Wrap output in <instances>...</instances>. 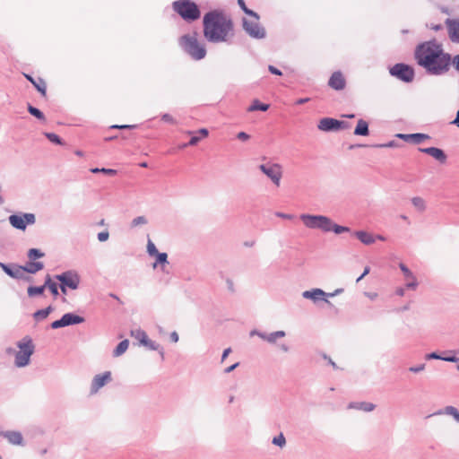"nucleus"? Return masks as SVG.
<instances>
[{"label":"nucleus","mask_w":459,"mask_h":459,"mask_svg":"<svg viewBox=\"0 0 459 459\" xmlns=\"http://www.w3.org/2000/svg\"><path fill=\"white\" fill-rule=\"evenodd\" d=\"M415 59L419 65L432 74L446 73L451 65V56L443 46L435 40L426 41L415 49Z\"/></svg>","instance_id":"1"},{"label":"nucleus","mask_w":459,"mask_h":459,"mask_svg":"<svg viewBox=\"0 0 459 459\" xmlns=\"http://www.w3.org/2000/svg\"><path fill=\"white\" fill-rule=\"evenodd\" d=\"M203 27L204 36L209 42H228L235 34L231 17L220 10L205 13L203 18Z\"/></svg>","instance_id":"2"},{"label":"nucleus","mask_w":459,"mask_h":459,"mask_svg":"<svg viewBox=\"0 0 459 459\" xmlns=\"http://www.w3.org/2000/svg\"><path fill=\"white\" fill-rule=\"evenodd\" d=\"M178 43L180 47L194 59H203L206 55V49L198 40L197 32L186 34L179 38Z\"/></svg>","instance_id":"3"},{"label":"nucleus","mask_w":459,"mask_h":459,"mask_svg":"<svg viewBox=\"0 0 459 459\" xmlns=\"http://www.w3.org/2000/svg\"><path fill=\"white\" fill-rule=\"evenodd\" d=\"M174 11L184 20L193 22L200 18L201 13L198 6L189 0H178L173 3Z\"/></svg>","instance_id":"4"},{"label":"nucleus","mask_w":459,"mask_h":459,"mask_svg":"<svg viewBox=\"0 0 459 459\" xmlns=\"http://www.w3.org/2000/svg\"><path fill=\"white\" fill-rule=\"evenodd\" d=\"M18 348L19 351L15 354V365L22 368L29 364L34 351V345L30 338L25 337L18 343Z\"/></svg>","instance_id":"5"},{"label":"nucleus","mask_w":459,"mask_h":459,"mask_svg":"<svg viewBox=\"0 0 459 459\" xmlns=\"http://www.w3.org/2000/svg\"><path fill=\"white\" fill-rule=\"evenodd\" d=\"M300 220L308 229H320L324 231H331L332 221L323 215L301 214Z\"/></svg>","instance_id":"6"},{"label":"nucleus","mask_w":459,"mask_h":459,"mask_svg":"<svg viewBox=\"0 0 459 459\" xmlns=\"http://www.w3.org/2000/svg\"><path fill=\"white\" fill-rule=\"evenodd\" d=\"M260 170L266 175L276 186L281 184L282 178V167L279 163H267L259 166Z\"/></svg>","instance_id":"7"},{"label":"nucleus","mask_w":459,"mask_h":459,"mask_svg":"<svg viewBox=\"0 0 459 459\" xmlns=\"http://www.w3.org/2000/svg\"><path fill=\"white\" fill-rule=\"evenodd\" d=\"M243 28L247 33L255 39H263L265 36V30L259 24V18L252 20H243Z\"/></svg>","instance_id":"8"},{"label":"nucleus","mask_w":459,"mask_h":459,"mask_svg":"<svg viewBox=\"0 0 459 459\" xmlns=\"http://www.w3.org/2000/svg\"><path fill=\"white\" fill-rule=\"evenodd\" d=\"M390 73L404 82H411L414 77L413 69L404 64H396L390 69Z\"/></svg>","instance_id":"9"},{"label":"nucleus","mask_w":459,"mask_h":459,"mask_svg":"<svg viewBox=\"0 0 459 459\" xmlns=\"http://www.w3.org/2000/svg\"><path fill=\"white\" fill-rule=\"evenodd\" d=\"M10 224L18 229L24 230L27 225L35 223V215L33 213H24L22 215H11L9 217Z\"/></svg>","instance_id":"10"},{"label":"nucleus","mask_w":459,"mask_h":459,"mask_svg":"<svg viewBox=\"0 0 459 459\" xmlns=\"http://www.w3.org/2000/svg\"><path fill=\"white\" fill-rule=\"evenodd\" d=\"M318 129L321 131H336L340 129L346 128V123L343 121H340L331 117L322 118L317 126Z\"/></svg>","instance_id":"11"},{"label":"nucleus","mask_w":459,"mask_h":459,"mask_svg":"<svg viewBox=\"0 0 459 459\" xmlns=\"http://www.w3.org/2000/svg\"><path fill=\"white\" fill-rule=\"evenodd\" d=\"M56 278L65 287H68L72 290H76L79 286L80 279L76 273L66 272L56 275Z\"/></svg>","instance_id":"12"},{"label":"nucleus","mask_w":459,"mask_h":459,"mask_svg":"<svg viewBox=\"0 0 459 459\" xmlns=\"http://www.w3.org/2000/svg\"><path fill=\"white\" fill-rule=\"evenodd\" d=\"M446 25L450 40L459 43V19H446Z\"/></svg>","instance_id":"13"},{"label":"nucleus","mask_w":459,"mask_h":459,"mask_svg":"<svg viewBox=\"0 0 459 459\" xmlns=\"http://www.w3.org/2000/svg\"><path fill=\"white\" fill-rule=\"evenodd\" d=\"M328 85L335 91L343 90L346 86V79L343 74L340 71L334 72L328 81Z\"/></svg>","instance_id":"14"},{"label":"nucleus","mask_w":459,"mask_h":459,"mask_svg":"<svg viewBox=\"0 0 459 459\" xmlns=\"http://www.w3.org/2000/svg\"><path fill=\"white\" fill-rule=\"evenodd\" d=\"M111 380V373L107 371L94 377L91 382V394H96L102 386Z\"/></svg>","instance_id":"15"},{"label":"nucleus","mask_w":459,"mask_h":459,"mask_svg":"<svg viewBox=\"0 0 459 459\" xmlns=\"http://www.w3.org/2000/svg\"><path fill=\"white\" fill-rule=\"evenodd\" d=\"M187 134L192 135L188 143L184 144L183 147L186 146H195L202 139H204L208 136V130L205 128H202L196 132L187 131L186 132Z\"/></svg>","instance_id":"16"},{"label":"nucleus","mask_w":459,"mask_h":459,"mask_svg":"<svg viewBox=\"0 0 459 459\" xmlns=\"http://www.w3.org/2000/svg\"><path fill=\"white\" fill-rule=\"evenodd\" d=\"M401 271L403 273L405 280H406V287L409 289L415 290L418 286V281L416 277L411 272V270L403 264H400L399 265Z\"/></svg>","instance_id":"17"},{"label":"nucleus","mask_w":459,"mask_h":459,"mask_svg":"<svg viewBox=\"0 0 459 459\" xmlns=\"http://www.w3.org/2000/svg\"><path fill=\"white\" fill-rule=\"evenodd\" d=\"M396 136L400 139L406 141V142H412L414 143H420L423 141L429 138V136L425 134H398Z\"/></svg>","instance_id":"18"},{"label":"nucleus","mask_w":459,"mask_h":459,"mask_svg":"<svg viewBox=\"0 0 459 459\" xmlns=\"http://www.w3.org/2000/svg\"><path fill=\"white\" fill-rule=\"evenodd\" d=\"M0 267L4 270L5 273H7L9 276L16 279H21L23 277L24 270L22 266H14L13 268H10L8 265L0 263Z\"/></svg>","instance_id":"19"},{"label":"nucleus","mask_w":459,"mask_h":459,"mask_svg":"<svg viewBox=\"0 0 459 459\" xmlns=\"http://www.w3.org/2000/svg\"><path fill=\"white\" fill-rule=\"evenodd\" d=\"M0 436L5 437L13 445H22L23 438L18 431L0 432Z\"/></svg>","instance_id":"20"},{"label":"nucleus","mask_w":459,"mask_h":459,"mask_svg":"<svg viewBox=\"0 0 459 459\" xmlns=\"http://www.w3.org/2000/svg\"><path fill=\"white\" fill-rule=\"evenodd\" d=\"M25 77L27 78V80H29L34 85V87L38 90L39 92H40V94L43 97L47 96V83L43 79H41V78L34 79L30 75H28V74H25Z\"/></svg>","instance_id":"21"},{"label":"nucleus","mask_w":459,"mask_h":459,"mask_svg":"<svg viewBox=\"0 0 459 459\" xmlns=\"http://www.w3.org/2000/svg\"><path fill=\"white\" fill-rule=\"evenodd\" d=\"M420 151L421 152L427 153L436 160L439 161H445L446 160V155L444 152L441 149L436 148V147H429V148H420Z\"/></svg>","instance_id":"22"},{"label":"nucleus","mask_w":459,"mask_h":459,"mask_svg":"<svg viewBox=\"0 0 459 459\" xmlns=\"http://www.w3.org/2000/svg\"><path fill=\"white\" fill-rule=\"evenodd\" d=\"M62 319L65 326L81 324L84 321L83 317L72 313L65 314Z\"/></svg>","instance_id":"23"},{"label":"nucleus","mask_w":459,"mask_h":459,"mask_svg":"<svg viewBox=\"0 0 459 459\" xmlns=\"http://www.w3.org/2000/svg\"><path fill=\"white\" fill-rule=\"evenodd\" d=\"M24 273H35L43 268L41 262H33L32 260L28 262L25 266H22Z\"/></svg>","instance_id":"24"},{"label":"nucleus","mask_w":459,"mask_h":459,"mask_svg":"<svg viewBox=\"0 0 459 459\" xmlns=\"http://www.w3.org/2000/svg\"><path fill=\"white\" fill-rule=\"evenodd\" d=\"M325 293L320 290V289H315L313 290H307L303 292V297L306 299H310L313 300H317L319 299H322Z\"/></svg>","instance_id":"25"},{"label":"nucleus","mask_w":459,"mask_h":459,"mask_svg":"<svg viewBox=\"0 0 459 459\" xmlns=\"http://www.w3.org/2000/svg\"><path fill=\"white\" fill-rule=\"evenodd\" d=\"M354 134L356 135H368V123L363 120L359 119L358 121L357 126L354 130Z\"/></svg>","instance_id":"26"},{"label":"nucleus","mask_w":459,"mask_h":459,"mask_svg":"<svg viewBox=\"0 0 459 459\" xmlns=\"http://www.w3.org/2000/svg\"><path fill=\"white\" fill-rule=\"evenodd\" d=\"M131 336L139 341L141 344L148 343V335L141 329L132 330Z\"/></svg>","instance_id":"27"},{"label":"nucleus","mask_w":459,"mask_h":459,"mask_svg":"<svg viewBox=\"0 0 459 459\" xmlns=\"http://www.w3.org/2000/svg\"><path fill=\"white\" fill-rule=\"evenodd\" d=\"M355 234L357 238L366 245H370L375 242V238L369 233H367L365 231H357Z\"/></svg>","instance_id":"28"},{"label":"nucleus","mask_w":459,"mask_h":459,"mask_svg":"<svg viewBox=\"0 0 459 459\" xmlns=\"http://www.w3.org/2000/svg\"><path fill=\"white\" fill-rule=\"evenodd\" d=\"M129 346V341L124 340L121 342L118 343V345L116 347V349L113 351L114 357H119L122 354H124Z\"/></svg>","instance_id":"29"},{"label":"nucleus","mask_w":459,"mask_h":459,"mask_svg":"<svg viewBox=\"0 0 459 459\" xmlns=\"http://www.w3.org/2000/svg\"><path fill=\"white\" fill-rule=\"evenodd\" d=\"M52 309V307L49 306L45 309L38 310L33 314V317L36 321L43 320L48 316Z\"/></svg>","instance_id":"30"},{"label":"nucleus","mask_w":459,"mask_h":459,"mask_svg":"<svg viewBox=\"0 0 459 459\" xmlns=\"http://www.w3.org/2000/svg\"><path fill=\"white\" fill-rule=\"evenodd\" d=\"M269 108L268 104L261 103L259 100H255L251 106L247 108L248 111H255V110H261V111H266Z\"/></svg>","instance_id":"31"},{"label":"nucleus","mask_w":459,"mask_h":459,"mask_svg":"<svg viewBox=\"0 0 459 459\" xmlns=\"http://www.w3.org/2000/svg\"><path fill=\"white\" fill-rule=\"evenodd\" d=\"M285 336V333L283 331H277L274 333H272L268 335L262 334L261 337L264 340H266L269 342H274L277 338H281Z\"/></svg>","instance_id":"32"},{"label":"nucleus","mask_w":459,"mask_h":459,"mask_svg":"<svg viewBox=\"0 0 459 459\" xmlns=\"http://www.w3.org/2000/svg\"><path fill=\"white\" fill-rule=\"evenodd\" d=\"M238 4L246 14L249 15L251 18H255V19L259 18V16L256 13H255L254 11H252L247 7L244 0H238Z\"/></svg>","instance_id":"33"},{"label":"nucleus","mask_w":459,"mask_h":459,"mask_svg":"<svg viewBox=\"0 0 459 459\" xmlns=\"http://www.w3.org/2000/svg\"><path fill=\"white\" fill-rule=\"evenodd\" d=\"M45 286L46 288H48L49 290L51 291V293L56 297L58 295V290H57V285L56 282L52 281L50 277L48 276L46 281H45Z\"/></svg>","instance_id":"34"},{"label":"nucleus","mask_w":459,"mask_h":459,"mask_svg":"<svg viewBox=\"0 0 459 459\" xmlns=\"http://www.w3.org/2000/svg\"><path fill=\"white\" fill-rule=\"evenodd\" d=\"M28 111L30 112V115L36 117L38 119L45 120L44 114L39 109H38L37 108H35V107H33L31 105H29L28 106Z\"/></svg>","instance_id":"35"},{"label":"nucleus","mask_w":459,"mask_h":459,"mask_svg":"<svg viewBox=\"0 0 459 459\" xmlns=\"http://www.w3.org/2000/svg\"><path fill=\"white\" fill-rule=\"evenodd\" d=\"M45 288H46L45 284L40 287L30 286L28 288V294L30 297L35 296V295H41L44 292Z\"/></svg>","instance_id":"36"},{"label":"nucleus","mask_w":459,"mask_h":459,"mask_svg":"<svg viewBox=\"0 0 459 459\" xmlns=\"http://www.w3.org/2000/svg\"><path fill=\"white\" fill-rule=\"evenodd\" d=\"M445 413L451 415L454 417V419L459 422V411L456 408L453 406H447L445 408Z\"/></svg>","instance_id":"37"},{"label":"nucleus","mask_w":459,"mask_h":459,"mask_svg":"<svg viewBox=\"0 0 459 459\" xmlns=\"http://www.w3.org/2000/svg\"><path fill=\"white\" fill-rule=\"evenodd\" d=\"M44 255V254L39 250V249H36V248H31L29 250V253H28V256L30 258V260H35L37 258H40Z\"/></svg>","instance_id":"38"},{"label":"nucleus","mask_w":459,"mask_h":459,"mask_svg":"<svg viewBox=\"0 0 459 459\" xmlns=\"http://www.w3.org/2000/svg\"><path fill=\"white\" fill-rule=\"evenodd\" d=\"M91 171L92 173H104L106 175H108V176H115L117 174V170L115 169H98V168H95V169H91Z\"/></svg>","instance_id":"39"},{"label":"nucleus","mask_w":459,"mask_h":459,"mask_svg":"<svg viewBox=\"0 0 459 459\" xmlns=\"http://www.w3.org/2000/svg\"><path fill=\"white\" fill-rule=\"evenodd\" d=\"M157 257L156 263L153 264V267L155 268L157 264H167L168 263V255L166 253H158V255H155Z\"/></svg>","instance_id":"40"},{"label":"nucleus","mask_w":459,"mask_h":459,"mask_svg":"<svg viewBox=\"0 0 459 459\" xmlns=\"http://www.w3.org/2000/svg\"><path fill=\"white\" fill-rule=\"evenodd\" d=\"M427 358L428 359H444V360H446V361H452V362H455V361L457 360V359L455 356L447 357V358H442V357H440L439 355H437L435 352L428 354Z\"/></svg>","instance_id":"41"},{"label":"nucleus","mask_w":459,"mask_h":459,"mask_svg":"<svg viewBox=\"0 0 459 459\" xmlns=\"http://www.w3.org/2000/svg\"><path fill=\"white\" fill-rule=\"evenodd\" d=\"M147 223V219L144 216H138L132 221V226L137 227Z\"/></svg>","instance_id":"42"},{"label":"nucleus","mask_w":459,"mask_h":459,"mask_svg":"<svg viewBox=\"0 0 459 459\" xmlns=\"http://www.w3.org/2000/svg\"><path fill=\"white\" fill-rule=\"evenodd\" d=\"M331 230L334 231L336 234H341L342 232L349 231V229L347 227L336 225L332 221Z\"/></svg>","instance_id":"43"},{"label":"nucleus","mask_w":459,"mask_h":459,"mask_svg":"<svg viewBox=\"0 0 459 459\" xmlns=\"http://www.w3.org/2000/svg\"><path fill=\"white\" fill-rule=\"evenodd\" d=\"M147 252L150 255L152 256L158 255L159 253L155 245L151 240H149L147 244Z\"/></svg>","instance_id":"44"},{"label":"nucleus","mask_w":459,"mask_h":459,"mask_svg":"<svg viewBox=\"0 0 459 459\" xmlns=\"http://www.w3.org/2000/svg\"><path fill=\"white\" fill-rule=\"evenodd\" d=\"M46 136L48 137V139L52 142V143H57V144H62V142H61V139L59 138L58 135H56V134H53V133H47L46 134Z\"/></svg>","instance_id":"45"},{"label":"nucleus","mask_w":459,"mask_h":459,"mask_svg":"<svg viewBox=\"0 0 459 459\" xmlns=\"http://www.w3.org/2000/svg\"><path fill=\"white\" fill-rule=\"evenodd\" d=\"M285 442L286 440L282 434H280L279 436L273 437V443L280 446H283L285 445Z\"/></svg>","instance_id":"46"},{"label":"nucleus","mask_w":459,"mask_h":459,"mask_svg":"<svg viewBox=\"0 0 459 459\" xmlns=\"http://www.w3.org/2000/svg\"><path fill=\"white\" fill-rule=\"evenodd\" d=\"M412 204L415 207H417L420 210L424 209V201L420 197H414L412 199Z\"/></svg>","instance_id":"47"},{"label":"nucleus","mask_w":459,"mask_h":459,"mask_svg":"<svg viewBox=\"0 0 459 459\" xmlns=\"http://www.w3.org/2000/svg\"><path fill=\"white\" fill-rule=\"evenodd\" d=\"M108 237H109V234L108 231H102L98 234V239L100 242H104V241L108 240Z\"/></svg>","instance_id":"48"},{"label":"nucleus","mask_w":459,"mask_h":459,"mask_svg":"<svg viewBox=\"0 0 459 459\" xmlns=\"http://www.w3.org/2000/svg\"><path fill=\"white\" fill-rule=\"evenodd\" d=\"M51 327L53 329H57V328H60V327H65L64 325V323H63V319H59V320H56L54 321L52 324H51Z\"/></svg>","instance_id":"49"},{"label":"nucleus","mask_w":459,"mask_h":459,"mask_svg":"<svg viewBox=\"0 0 459 459\" xmlns=\"http://www.w3.org/2000/svg\"><path fill=\"white\" fill-rule=\"evenodd\" d=\"M451 64H453L455 70L459 73V55L455 56L453 59L451 58Z\"/></svg>","instance_id":"50"},{"label":"nucleus","mask_w":459,"mask_h":459,"mask_svg":"<svg viewBox=\"0 0 459 459\" xmlns=\"http://www.w3.org/2000/svg\"><path fill=\"white\" fill-rule=\"evenodd\" d=\"M374 407L375 406L372 403H361L359 408L364 410V411H372L374 409Z\"/></svg>","instance_id":"51"},{"label":"nucleus","mask_w":459,"mask_h":459,"mask_svg":"<svg viewBox=\"0 0 459 459\" xmlns=\"http://www.w3.org/2000/svg\"><path fill=\"white\" fill-rule=\"evenodd\" d=\"M237 137H238V140L244 141V142L247 141L250 138V136L247 133H245V132H239L238 134Z\"/></svg>","instance_id":"52"},{"label":"nucleus","mask_w":459,"mask_h":459,"mask_svg":"<svg viewBox=\"0 0 459 459\" xmlns=\"http://www.w3.org/2000/svg\"><path fill=\"white\" fill-rule=\"evenodd\" d=\"M164 122H168V123H171V124H175V120L174 118L169 115V114H165L162 116V118H161Z\"/></svg>","instance_id":"53"},{"label":"nucleus","mask_w":459,"mask_h":459,"mask_svg":"<svg viewBox=\"0 0 459 459\" xmlns=\"http://www.w3.org/2000/svg\"><path fill=\"white\" fill-rule=\"evenodd\" d=\"M143 345L148 347L151 350H157L158 349V345H156L155 342L151 341L149 338H148V343L147 344H143Z\"/></svg>","instance_id":"54"},{"label":"nucleus","mask_w":459,"mask_h":459,"mask_svg":"<svg viewBox=\"0 0 459 459\" xmlns=\"http://www.w3.org/2000/svg\"><path fill=\"white\" fill-rule=\"evenodd\" d=\"M370 272V268L367 266L363 272V273L357 279V282L361 281L367 274H368Z\"/></svg>","instance_id":"55"},{"label":"nucleus","mask_w":459,"mask_h":459,"mask_svg":"<svg viewBox=\"0 0 459 459\" xmlns=\"http://www.w3.org/2000/svg\"><path fill=\"white\" fill-rule=\"evenodd\" d=\"M269 71L272 74H276V75H281V72L279 69H277L276 67L273 66V65L269 66Z\"/></svg>","instance_id":"56"},{"label":"nucleus","mask_w":459,"mask_h":459,"mask_svg":"<svg viewBox=\"0 0 459 459\" xmlns=\"http://www.w3.org/2000/svg\"><path fill=\"white\" fill-rule=\"evenodd\" d=\"M132 127H134V126H126V125L118 126V125H114V126H111L110 128L124 129V128H132Z\"/></svg>","instance_id":"57"},{"label":"nucleus","mask_w":459,"mask_h":459,"mask_svg":"<svg viewBox=\"0 0 459 459\" xmlns=\"http://www.w3.org/2000/svg\"><path fill=\"white\" fill-rule=\"evenodd\" d=\"M230 352H231L230 348H227L226 350H224V351L222 353V357H221V361H223Z\"/></svg>","instance_id":"58"},{"label":"nucleus","mask_w":459,"mask_h":459,"mask_svg":"<svg viewBox=\"0 0 459 459\" xmlns=\"http://www.w3.org/2000/svg\"><path fill=\"white\" fill-rule=\"evenodd\" d=\"M309 100L308 98H305V99H299L296 100L295 104L296 105H302L304 103H307V101Z\"/></svg>","instance_id":"59"},{"label":"nucleus","mask_w":459,"mask_h":459,"mask_svg":"<svg viewBox=\"0 0 459 459\" xmlns=\"http://www.w3.org/2000/svg\"><path fill=\"white\" fill-rule=\"evenodd\" d=\"M277 216L283 218V219H287V220H291L293 218L292 215L286 214V213H278Z\"/></svg>","instance_id":"60"},{"label":"nucleus","mask_w":459,"mask_h":459,"mask_svg":"<svg viewBox=\"0 0 459 459\" xmlns=\"http://www.w3.org/2000/svg\"><path fill=\"white\" fill-rule=\"evenodd\" d=\"M238 366V363H235L232 366L227 368L224 371H225V373H230L232 370H234Z\"/></svg>","instance_id":"61"},{"label":"nucleus","mask_w":459,"mask_h":459,"mask_svg":"<svg viewBox=\"0 0 459 459\" xmlns=\"http://www.w3.org/2000/svg\"><path fill=\"white\" fill-rule=\"evenodd\" d=\"M430 29L433 30H439L442 29V25L441 24H431L430 25Z\"/></svg>","instance_id":"62"},{"label":"nucleus","mask_w":459,"mask_h":459,"mask_svg":"<svg viewBox=\"0 0 459 459\" xmlns=\"http://www.w3.org/2000/svg\"><path fill=\"white\" fill-rule=\"evenodd\" d=\"M170 338L173 342H177L178 341V335L176 332H173L170 335Z\"/></svg>","instance_id":"63"},{"label":"nucleus","mask_w":459,"mask_h":459,"mask_svg":"<svg viewBox=\"0 0 459 459\" xmlns=\"http://www.w3.org/2000/svg\"><path fill=\"white\" fill-rule=\"evenodd\" d=\"M453 124H455L457 126H459V110L457 111L456 117L453 121Z\"/></svg>","instance_id":"64"}]
</instances>
